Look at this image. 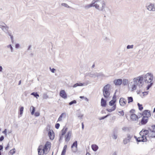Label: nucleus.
Returning a JSON list of instances; mask_svg holds the SVG:
<instances>
[{
  "mask_svg": "<svg viewBox=\"0 0 155 155\" xmlns=\"http://www.w3.org/2000/svg\"><path fill=\"white\" fill-rule=\"evenodd\" d=\"M106 5L105 2L103 0H93L91 3L84 6V8L88 9L92 7L101 11H104Z\"/></svg>",
  "mask_w": 155,
  "mask_h": 155,
  "instance_id": "1",
  "label": "nucleus"
},
{
  "mask_svg": "<svg viewBox=\"0 0 155 155\" xmlns=\"http://www.w3.org/2000/svg\"><path fill=\"white\" fill-rule=\"evenodd\" d=\"M110 85L107 84L105 85L103 89V94L104 97L105 98H108L110 95Z\"/></svg>",
  "mask_w": 155,
  "mask_h": 155,
  "instance_id": "2",
  "label": "nucleus"
},
{
  "mask_svg": "<svg viewBox=\"0 0 155 155\" xmlns=\"http://www.w3.org/2000/svg\"><path fill=\"white\" fill-rule=\"evenodd\" d=\"M144 81L147 83L151 82L153 79V75L151 73H148L143 78Z\"/></svg>",
  "mask_w": 155,
  "mask_h": 155,
  "instance_id": "3",
  "label": "nucleus"
},
{
  "mask_svg": "<svg viewBox=\"0 0 155 155\" xmlns=\"http://www.w3.org/2000/svg\"><path fill=\"white\" fill-rule=\"evenodd\" d=\"M51 147V143L50 142L48 141H47L42 149V150L44 151V152L45 153V154L48 153V150L49 149L50 150Z\"/></svg>",
  "mask_w": 155,
  "mask_h": 155,
  "instance_id": "4",
  "label": "nucleus"
},
{
  "mask_svg": "<svg viewBox=\"0 0 155 155\" xmlns=\"http://www.w3.org/2000/svg\"><path fill=\"white\" fill-rule=\"evenodd\" d=\"M146 7L147 9L149 11H155V5L153 3H150L149 4H147Z\"/></svg>",
  "mask_w": 155,
  "mask_h": 155,
  "instance_id": "5",
  "label": "nucleus"
},
{
  "mask_svg": "<svg viewBox=\"0 0 155 155\" xmlns=\"http://www.w3.org/2000/svg\"><path fill=\"white\" fill-rule=\"evenodd\" d=\"M71 131H69L66 134L65 136V140L66 142L69 141L71 138Z\"/></svg>",
  "mask_w": 155,
  "mask_h": 155,
  "instance_id": "6",
  "label": "nucleus"
},
{
  "mask_svg": "<svg viewBox=\"0 0 155 155\" xmlns=\"http://www.w3.org/2000/svg\"><path fill=\"white\" fill-rule=\"evenodd\" d=\"M123 82V80L121 79H118L115 80L114 81V83L116 86L120 85Z\"/></svg>",
  "mask_w": 155,
  "mask_h": 155,
  "instance_id": "7",
  "label": "nucleus"
},
{
  "mask_svg": "<svg viewBox=\"0 0 155 155\" xmlns=\"http://www.w3.org/2000/svg\"><path fill=\"white\" fill-rule=\"evenodd\" d=\"M43 146L42 145H40L38 148V155H44L45 154V152H44V151L42 150Z\"/></svg>",
  "mask_w": 155,
  "mask_h": 155,
  "instance_id": "8",
  "label": "nucleus"
},
{
  "mask_svg": "<svg viewBox=\"0 0 155 155\" xmlns=\"http://www.w3.org/2000/svg\"><path fill=\"white\" fill-rule=\"evenodd\" d=\"M143 115L144 116V117H147L148 118L151 116V114L150 111L148 110H144L143 113Z\"/></svg>",
  "mask_w": 155,
  "mask_h": 155,
  "instance_id": "9",
  "label": "nucleus"
},
{
  "mask_svg": "<svg viewBox=\"0 0 155 155\" xmlns=\"http://www.w3.org/2000/svg\"><path fill=\"white\" fill-rule=\"evenodd\" d=\"M60 95L64 99H66L67 97V94L64 90H61L60 91Z\"/></svg>",
  "mask_w": 155,
  "mask_h": 155,
  "instance_id": "10",
  "label": "nucleus"
},
{
  "mask_svg": "<svg viewBox=\"0 0 155 155\" xmlns=\"http://www.w3.org/2000/svg\"><path fill=\"white\" fill-rule=\"evenodd\" d=\"M127 101L124 98L121 97L120 98L119 100V103L120 105L122 106H124L126 104Z\"/></svg>",
  "mask_w": 155,
  "mask_h": 155,
  "instance_id": "11",
  "label": "nucleus"
},
{
  "mask_svg": "<svg viewBox=\"0 0 155 155\" xmlns=\"http://www.w3.org/2000/svg\"><path fill=\"white\" fill-rule=\"evenodd\" d=\"M148 118L147 117H143L141 119V123L142 125L146 124L148 122Z\"/></svg>",
  "mask_w": 155,
  "mask_h": 155,
  "instance_id": "12",
  "label": "nucleus"
},
{
  "mask_svg": "<svg viewBox=\"0 0 155 155\" xmlns=\"http://www.w3.org/2000/svg\"><path fill=\"white\" fill-rule=\"evenodd\" d=\"M147 140V137H143L141 136L138 137L137 138V141L138 142H145Z\"/></svg>",
  "mask_w": 155,
  "mask_h": 155,
  "instance_id": "13",
  "label": "nucleus"
},
{
  "mask_svg": "<svg viewBox=\"0 0 155 155\" xmlns=\"http://www.w3.org/2000/svg\"><path fill=\"white\" fill-rule=\"evenodd\" d=\"M97 72H90L88 73H86V74L87 75L89 76V77L93 78H95L97 77Z\"/></svg>",
  "mask_w": 155,
  "mask_h": 155,
  "instance_id": "14",
  "label": "nucleus"
},
{
  "mask_svg": "<svg viewBox=\"0 0 155 155\" xmlns=\"http://www.w3.org/2000/svg\"><path fill=\"white\" fill-rule=\"evenodd\" d=\"M143 77H139V78L138 79V86L140 88L142 87L143 84Z\"/></svg>",
  "mask_w": 155,
  "mask_h": 155,
  "instance_id": "15",
  "label": "nucleus"
},
{
  "mask_svg": "<svg viewBox=\"0 0 155 155\" xmlns=\"http://www.w3.org/2000/svg\"><path fill=\"white\" fill-rule=\"evenodd\" d=\"M130 118L133 121L137 120L138 119V116L135 114H132L130 115Z\"/></svg>",
  "mask_w": 155,
  "mask_h": 155,
  "instance_id": "16",
  "label": "nucleus"
},
{
  "mask_svg": "<svg viewBox=\"0 0 155 155\" xmlns=\"http://www.w3.org/2000/svg\"><path fill=\"white\" fill-rule=\"evenodd\" d=\"M133 84L132 85V89L133 90H135L136 88L137 85V80L135 78L134 79Z\"/></svg>",
  "mask_w": 155,
  "mask_h": 155,
  "instance_id": "17",
  "label": "nucleus"
},
{
  "mask_svg": "<svg viewBox=\"0 0 155 155\" xmlns=\"http://www.w3.org/2000/svg\"><path fill=\"white\" fill-rule=\"evenodd\" d=\"M52 133L51 130L48 132V135L50 137V139L51 140H53L54 138V135L53 131L52 130Z\"/></svg>",
  "mask_w": 155,
  "mask_h": 155,
  "instance_id": "18",
  "label": "nucleus"
},
{
  "mask_svg": "<svg viewBox=\"0 0 155 155\" xmlns=\"http://www.w3.org/2000/svg\"><path fill=\"white\" fill-rule=\"evenodd\" d=\"M101 106L103 107H105L106 105V101L103 98H102L101 100Z\"/></svg>",
  "mask_w": 155,
  "mask_h": 155,
  "instance_id": "19",
  "label": "nucleus"
},
{
  "mask_svg": "<svg viewBox=\"0 0 155 155\" xmlns=\"http://www.w3.org/2000/svg\"><path fill=\"white\" fill-rule=\"evenodd\" d=\"M1 28L2 30L6 33H7V32L8 31L9 27L6 25L3 26V27H2Z\"/></svg>",
  "mask_w": 155,
  "mask_h": 155,
  "instance_id": "20",
  "label": "nucleus"
},
{
  "mask_svg": "<svg viewBox=\"0 0 155 155\" xmlns=\"http://www.w3.org/2000/svg\"><path fill=\"white\" fill-rule=\"evenodd\" d=\"M92 150L94 151H96L98 149V146L96 144H92L91 146Z\"/></svg>",
  "mask_w": 155,
  "mask_h": 155,
  "instance_id": "21",
  "label": "nucleus"
},
{
  "mask_svg": "<svg viewBox=\"0 0 155 155\" xmlns=\"http://www.w3.org/2000/svg\"><path fill=\"white\" fill-rule=\"evenodd\" d=\"M84 83H82L80 82L77 83L73 85V87H76L78 86H82L84 85Z\"/></svg>",
  "mask_w": 155,
  "mask_h": 155,
  "instance_id": "22",
  "label": "nucleus"
},
{
  "mask_svg": "<svg viewBox=\"0 0 155 155\" xmlns=\"http://www.w3.org/2000/svg\"><path fill=\"white\" fill-rule=\"evenodd\" d=\"M128 80L127 79H124L123 80L122 84L124 86H125L128 84Z\"/></svg>",
  "mask_w": 155,
  "mask_h": 155,
  "instance_id": "23",
  "label": "nucleus"
},
{
  "mask_svg": "<svg viewBox=\"0 0 155 155\" xmlns=\"http://www.w3.org/2000/svg\"><path fill=\"white\" fill-rule=\"evenodd\" d=\"M15 152V148H13L8 153L9 155H12L14 154Z\"/></svg>",
  "mask_w": 155,
  "mask_h": 155,
  "instance_id": "24",
  "label": "nucleus"
},
{
  "mask_svg": "<svg viewBox=\"0 0 155 155\" xmlns=\"http://www.w3.org/2000/svg\"><path fill=\"white\" fill-rule=\"evenodd\" d=\"M67 128H63L61 130V135L62 136H64L66 133L67 130Z\"/></svg>",
  "mask_w": 155,
  "mask_h": 155,
  "instance_id": "25",
  "label": "nucleus"
},
{
  "mask_svg": "<svg viewBox=\"0 0 155 155\" xmlns=\"http://www.w3.org/2000/svg\"><path fill=\"white\" fill-rule=\"evenodd\" d=\"M78 147V143L77 141H75L72 144L71 146V148H73L74 147L77 148Z\"/></svg>",
  "mask_w": 155,
  "mask_h": 155,
  "instance_id": "26",
  "label": "nucleus"
},
{
  "mask_svg": "<svg viewBox=\"0 0 155 155\" xmlns=\"http://www.w3.org/2000/svg\"><path fill=\"white\" fill-rule=\"evenodd\" d=\"M116 101L115 100H112L110 101L109 104L110 106H112L114 105V104L115 103Z\"/></svg>",
  "mask_w": 155,
  "mask_h": 155,
  "instance_id": "27",
  "label": "nucleus"
},
{
  "mask_svg": "<svg viewBox=\"0 0 155 155\" xmlns=\"http://www.w3.org/2000/svg\"><path fill=\"white\" fill-rule=\"evenodd\" d=\"M31 95L34 96V97H36L37 98H38V97H39V95L37 92H32L31 94Z\"/></svg>",
  "mask_w": 155,
  "mask_h": 155,
  "instance_id": "28",
  "label": "nucleus"
},
{
  "mask_svg": "<svg viewBox=\"0 0 155 155\" xmlns=\"http://www.w3.org/2000/svg\"><path fill=\"white\" fill-rule=\"evenodd\" d=\"M151 132L152 133V134L150 135V134H149V137L150 138H155V131H151Z\"/></svg>",
  "mask_w": 155,
  "mask_h": 155,
  "instance_id": "29",
  "label": "nucleus"
},
{
  "mask_svg": "<svg viewBox=\"0 0 155 155\" xmlns=\"http://www.w3.org/2000/svg\"><path fill=\"white\" fill-rule=\"evenodd\" d=\"M149 130L150 131H155V125H153L151 126V128H149Z\"/></svg>",
  "mask_w": 155,
  "mask_h": 155,
  "instance_id": "30",
  "label": "nucleus"
},
{
  "mask_svg": "<svg viewBox=\"0 0 155 155\" xmlns=\"http://www.w3.org/2000/svg\"><path fill=\"white\" fill-rule=\"evenodd\" d=\"M137 104L138 106L139 110H142L143 109V107L142 106V105L141 104H140L139 103H138Z\"/></svg>",
  "mask_w": 155,
  "mask_h": 155,
  "instance_id": "31",
  "label": "nucleus"
},
{
  "mask_svg": "<svg viewBox=\"0 0 155 155\" xmlns=\"http://www.w3.org/2000/svg\"><path fill=\"white\" fill-rule=\"evenodd\" d=\"M127 99L129 103L132 102L133 101V98L132 97H128Z\"/></svg>",
  "mask_w": 155,
  "mask_h": 155,
  "instance_id": "32",
  "label": "nucleus"
},
{
  "mask_svg": "<svg viewBox=\"0 0 155 155\" xmlns=\"http://www.w3.org/2000/svg\"><path fill=\"white\" fill-rule=\"evenodd\" d=\"M24 110V107L23 106H21L20 107L19 111H20V114L21 115L23 113V111Z\"/></svg>",
  "mask_w": 155,
  "mask_h": 155,
  "instance_id": "33",
  "label": "nucleus"
},
{
  "mask_svg": "<svg viewBox=\"0 0 155 155\" xmlns=\"http://www.w3.org/2000/svg\"><path fill=\"white\" fill-rule=\"evenodd\" d=\"M150 84H149L147 86V90H149L152 87V86L153 84V82H150Z\"/></svg>",
  "mask_w": 155,
  "mask_h": 155,
  "instance_id": "34",
  "label": "nucleus"
},
{
  "mask_svg": "<svg viewBox=\"0 0 155 155\" xmlns=\"http://www.w3.org/2000/svg\"><path fill=\"white\" fill-rule=\"evenodd\" d=\"M66 113H63L61 114L59 116V117H60L61 118H62V117H63L64 118H65L66 117Z\"/></svg>",
  "mask_w": 155,
  "mask_h": 155,
  "instance_id": "35",
  "label": "nucleus"
},
{
  "mask_svg": "<svg viewBox=\"0 0 155 155\" xmlns=\"http://www.w3.org/2000/svg\"><path fill=\"white\" fill-rule=\"evenodd\" d=\"M130 141L127 138H126L124 139L123 142L124 144H126L128 143Z\"/></svg>",
  "mask_w": 155,
  "mask_h": 155,
  "instance_id": "36",
  "label": "nucleus"
},
{
  "mask_svg": "<svg viewBox=\"0 0 155 155\" xmlns=\"http://www.w3.org/2000/svg\"><path fill=\"white\" fill-rule=\"evenodd\" d=\"M5 25H6V24L5 23L2 21H0V28H1Z\"/></svg>",
  "mask_w": 155,
  "mask_h": 155,
  "instance_id": "37",
  "label": "nucleus"
},
{
  "mask_svg": "<svg viewBox=\"0 0 155 155\" xmlns=\"http://www.w3.org/2000/svg\"><path fill=\"white\" fill-rule=\"evenodd\" d=\"M143 133L145 136L147 135L149 133V131L148 130H143Z\"/></svg>",
  "mask_w": 155,
  "mask_h": 155,
  "instance_id": "38",
  "label": "nucleus"
},
{
  "mask_svg": "<svg viewBox=\"0 0 155 155\" xmlns=\"http://www.w3.org/2000/svg\"><path fill=\"white\" fill-rule=\"evenodd\" d=\"M7 47L8 48H10L11 52H13V48L11 45L10 44L7 45Z\"/></svg>",
  "mask_w": 155,
  "mask_h": 155,
  "instance_id": "39",
  "label": "nucleus"
},
{
  "mask_svg": "<svg viewBox=\"0 0 155 155\" xmlns=\"http://www.w3.org/2000/svg\"><path fill=\"white\" fill-rule=\"evenodd\" d=\"M140 135L141 137H146L144 135V134L143 131V130H141L140 131Z\"/></svg>",
  "mask_w": 155,
  "mask_h": 155,
  "instance_id": "40",
  "label": "nucleus"
},
{
  "mask_svg": "<svg viewBox=\"0 0 155 155\" xmlns=\"http://www.w3.org/2000/svg\"><path fill=\"white\" fill-rule=\"evenodd\" d=\"M77 103V101L75 100H74L72 101H71L69 103V105H71L73 104H75Z\"/></svg>",
  "mask_w": 155,
  "mask_h": 155,
  "instance_id": "41",
  "label": "nucleus"
},
{
  "mask_svg": "<svg viewBox=\"0 0 155 155\" xmlns=\"http://www.w3.org/2000/svg\"><path fill=\"white\" fill-rule=\"evenodd\" d=\"M133 135H130V134H127V139L128 140L130 141V139L132 137Z\"/></svg>",
  "mask_w": 155,
  "mask_h": 155,
  "instance_id": "42",
  "label": "nucleus"
},
{
  "mask_svg": "<svg viewBox=\"0 0 155 155\" xmlns=\"http://www.w3.org/2000/svg\"><path fill=\"white\" fill-rule=\"evenodd\" d=\"M61 5L66 7L68 8H70L71 7L69 6L67 4L65 3H62L61 4Z\"/></svg>",
  "mask_w": 155,
  "mask_h": 155,
  "instance_id": "43",
  "label": "nucleus"
},
{
  "mask_svg": "<svg viewBox=\"0 0 155 155\" xmlns=\"http://www.w3.org/2000/svg\"><path fill=\"white\" fill-rule=\"evenodd\" d=\"M31 107H32V109L31 112V115H33L35 112V108L33 106H32Z\"/></svg>",
  "mask_w": 155,
  "mask_h": 155,
  "instance_id": "44",
  "label": "nucleus"
},
{
  "mask_svg": "<svg viewBox=\"0 0 155 155\" xmlns=\"http://www.w3.org/2000/svg\"><path fill=\"white\" fill-rule=\"evenodd\" d=\"M134 47V45H128L127 46V49H129L130 48H133Z\"/></svg>",
  "mask_w": 155,
  "mask_h": 155,
  "instance_id": "45",
  "label": "nucleus"
},
{
  "mask_svg": "<svg viewBox=\"0 0 155 155\" xmlns=\"http://www.w3.org/2000/svg\"><path fill=\"white\" fill-rule=\"evenodd\" d=\"M109 115V114H107V115H106V116H104L100 118H99V120H102L104 119L105 118H107V117Z\"/></svg>",
  "mask_w": 155,
  "mask_h": 155,
  "instance_id": "46",
  "label": "nucleus"
},
{
  "mask_svg": "<svg viewBox=\"0 0 155 155\" xmlns=\"http://www.w3.org/2000/svg\"><path fill=\"white\" fill-rule=\"evenodd\" d=\"M60 125L59 123H57L55 125V127L57 129H58L60 127Z\"/></svg>",
  "mask_w": 155,
  "mask_h": 155,
  "instance_id": "47",
  "label": "nucleus"
},
{
  "mask_svg": "<svg viewBox=\"0 0 155 155\" xmlns=\"http://www.w3.org/2000/svg\"><path fill=\"white\" fill-rule=\"evenodd\" d=\"M118 112L120 114L121 116H123L124 115V112L123 110L119 111Z\"/></svg>",
  "mask_w": 155,
  "mask_h": 155,
  "instance_id": "48",
  "label": "nucleus"
},
{
  "mask_svg": "<svg viewBox=\"0 0 155 155\" xmlns=\"http://www.w3.org/2000/svg\"><path fill=\"white\" fill-rule=\"evenodd\" d=\"M143 94V97H144L145 95H147L148 94V91H145L142 92Z\"/></svg>",
  "mask_w": 155,
  "mask_h": 155,
  "instance_id": "49",
  "label": "nucleus"
},
{
  "mask_svg": "<svg viewBox=\"0 0 155 155\" xmlns=\"http://www.w3.org/2000/svg\"><path fill=\"white\" fill-rule=\"evenodd\" d=\"M97 77H98L100 76H102L103 75V74L102 73H98L97 72Z\"/></svg>",
  "mask_w": 155,
  "mask_h": 155,
  "instance_id": "50",
  "label": "nucleus"
},
{
  "mask_svg": "<svg viewBox=\"0 0 155 155\" xmlns=\"http://www.w3.org/2000/svg\"><path fill=\"white\" fill-rule=\"evenodd\" d=\"M116 92H115L114 93V94L113 96V97L112 98H113L112 100H115L116 101Z\"/></svg>",
  "mask_w": 155,
  "mask_h": 155,
  "instance_id": "51",
  "label": "nucleus"
},
{
  "mask_svg": "<svg viewBox=\"0 0 155 155\" xmlns=\"http://www.w3.org/2000/svg\"><path fill=\"white\" fill-rule=\"evenodd\" d=\"M116 105L115 104L113 105V106L111 108V109L113 111H114L116 109Z\"/></svg>",
  "mask_w": 155,
  "mask_h": 155,
  "instance_id": "52",
  "label": "nucleus"
},
{
  "mask_svg": "<svg viewBox=\"0 0 155 155\" xmlns=\"http://www.w3.org/2000/svg\"><path fill=\"white\" fill-rule=\"evenodd\" d=\"M40 115V113L38 112H36L35 113V116L36 117H38Z\"/></svg>",
  "mask_w": 155,
  "mask_h": 155,
  "instance_id": "53",
  "label": "nucleus"
},
{
  "mask_svg": "<svg viewBox=\"0 0 155 155\" xmlns=\"http://www.w3.org/2000/svg\"><path fill=\"white\" fill-rule=\"evenodd\" d=\"M66 152V150L63 149L61 155H65V153Z\"/></svg>",
  "mask_w": 155,
  "mask_h": 155,
  "instance_id": "54",
  "label": "nucleus"
},
{
  "mask_svg": "<svg viewBox=\"0 0 155 155\" xmlns=\"http://www.w3.org/2000/svg\"><path fill=\"white\" fill-rule=\"evenodd\" d=\"M20 46V45L19 44H16L15 45V48H16L18 49L19 48Z\"/></svg>",
  "mask_w": 155,
  "mask_h": 155,
  "instance_id": "55",
  "label": "nucleus"
},
{
  "mask_svg": "<svg viewBox=\"0 0 155 155\" xmlns=\"http://www.w3.org/2000/svg\"><path fill=\"white\" fill-rule=\"evenodd\" d=\"M50 69L51 72L52 73H54V71L55 70V69L54 68H53L52 69H51V67L50 68Z\"/></svg>",
  "mask_w": 155,
  "mask_h": 155,
  "instance_id": "56",
  "label": "nucleus"
},
{
  "mask_svg": "<svg viewBox=\"0 0 155 155\" xmlns=\"http://www.w3.org/2000/svg\"><path fill=\"white\" fill-rule=\"evenodd\" d=\"M4 139V137L3 136H2L0 137V142L2 141Z\"/></svg>",
  "mask_w": 155,
  "mask_h": 155,
  "instance_id": "57",
  "label": "nucleus"
},
{
  "mask_svg": "<svg viewBox=\"0 0 155 155\" xmlns=\"http://www.w3.org/2000/svg\"><path fill=\"white\" fill-rule=\"evenodd\" d=\"M83 117V114H81L78 116V117L80 119H81Z\"/></svg>",
  "mask_w": 155,
  "mask_h": 155,
  "instance_id": "58",
  "label": "nucleus"
},
{
  "mask_svg": "<svg viewBox=\"0 0 155 155\" xmlns=\"http://www.w3.org/2000/svg\"><path fill=\"white\" fill-rule=\"evenodd\" d=\"M10 38H11V41L12 42V43H13V41H14L13 36L12 35V36H10Z\"/></svg>",
  "mask_w": 155,
  "mask_h": 155,
  "instance_id": "59",
  "label": "nucleus"
},
{
  "mask_svg": "<svg viewBox=\"0 0 155 155\" xmlns=\"http://www.w3.org/2000/svg\"><path fill=\"white\" fill-rule=\"evenodd\" d=\"M9 147V143H8L7 146L5 147V149L6 150H7L8 149V148Z\"/></svg>",
  "mask_w": 155,
  "mask_h": 155,
  "instance_id": "60",
  "label": "nucleus"
},
{
  "mask_svg": "<svg viewBox=\"0 0 155 155\" xmlns=\"http://www.w3.org/2000/svg\"><path fill=\"white\" fill-rule=\"evenodd\" d=\"M106 110L109 112H111L113 111L111 109H107Z\"/></svg>",
  "mask_w": 155,
  "mask_h": 155,
  "instance_id": "61",
  "label": "nucleus"
},
{
  "mask_svg": "<svg viewBox=\"0 0 155 155\" xmlns=\"http://www.w3.org/2000/svg\"><path fill=\"white\" fill-rule=\"evenodd\" d=\"M2 133L5 134L6 135L7 134V130L6 129H5L3 132Z\"/></svg>",
  "mask_w": 155,
  "mask_h": 155,
  "instance_id": "62",
  "label": "nucleus"
},
{
  "mask_svg": "<svg viewBox=\"0 0 155 155\" xmlns=\"http://www.w3.org/2000/svg\"><path fill=\"white\" fill-rule=\"evenodd\" d=\"M135 110L134 109H131L130 111V113H134Z\"/></svg>",
  "mask_w": 155,
  "mask_h": 155,
  "instance_id": "63",
  "label": "nucleus"
},
{
  "mask_svg": "<svg viewBox=\"0 0 155 155\" xmlns=\"http://www.w3.org/2000/svg\"><path fill=\"white\" fill-rule=\"evenodd\" d=\"M113 138L115 139H116L117 138V136L114 134L113 136Z\"/></svg>",
  "mask_w": 155,
  "mask_h": 155,
  "instance_id": "64",
  "label": "nucleus"
}]
</instances>
